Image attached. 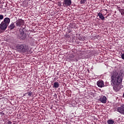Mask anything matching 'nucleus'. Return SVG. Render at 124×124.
<instances>
[{"mask_svg": "<svg viewBox=\"0 0 124 124\" xmlns=\"http://www.w3.org/2000/svg\"><path fill=\"white\" fill-rule=\"evenodd\" d=\"M110 83L111 85L113 87V89L115 92H119L121 87H120V84L122 83L123 78L119 72L114 71L110 75Z\"/></svg>", "mask_w": 124, "mask_h": 124, "instance_id": "f257e3e1", "label": "nucleus"}, {"mask_svg": "<svg viewBox=\"0 0 124 124\" xmlns=\"http://www.w3.org/2000/svg\"><path fill=\"white\" fill-rule=\"evenodd\" d=\"M16 47L20 52H26L28 50V46L25 45H18Z\"/></svg>", "mask_w": 124, "mask_h": 124, "instance_id": "f03ea898", "label": "nucleus"}, {"mask_svg": "<svg viewBox=\"0 0 124 124\" xmlns=\"http://www.w3.org/2000/svg\"><path fill=\"white\" fill-rule=\"evenodd\" d=\"M115 110L119 112L120 114L124 115V104H123L120 107H117Z\"/></svg>", "mask_w": 124, "mask_h": 124, "instance_id": "7ed1b4c3", "label": "nucleus"}, {"mask_svg": "<svg viewBox=\"0 0 124 124\" xmlns=\"http://www.w3.org/2000/svg\"><path fill=\"white\" fill-rule=\"evenodd\" d=\"M24 24H25V22H24V20L21 19H18L16 22V26L17 27H21V26H24Z\"/></svg>", "mask_w": 124, "mask_h": 124, "instance_id": "20e7f679", "label": "nucleus"}, {"mask_svg": "<svg viewBox=\"0 0 124 124\" xmlns=\"http://www.w3.org/2000/svg\"><path fill=\"white\" fill-rule=\"evenodd\" d=\"M63 5L64 7H67L71 5V0H64L63 2Z\"/></svg>", "mask_w": 124, "mask_h": 124, "instance_id": "39448f33", "label": "nucleus"}, {"mask_svg": "<svg viewBox=\"0 0 124 124\" xmlns=\"http://www.w3.org/2000/svg\"><path fill=\"white\" fill-rule=\"evenodd\" d=\"M7 26L8 25H7V24L2 21V22L0 24V28L1 30L3 31H5V30H6V29L7 28Z\"/></svg>", "mask_w": 124, "mask_h": 124, "instance_id": "423d86ee", "label": "nucleus"}, {"mask_svg": "<svg viewBox=\"0 0 124 124\" xmlns=\"http://www.w3.org/2000/svg\"><path fill=\"white\" fill-rule=\"evenodd\" d=\"M99 101L102 102V103L105 104L107 101V98H106V96H101V97L99 99Z\"/></svg>", "mask_w": 124, "mask_h": 124, "instance_id": "0eeeda50", "label": "nucleus"}, {"mask_svg": "<svg viewBox=\"0 0 124 124\" xmlns=\"http://www.w3.org/2000/svg\"><path fill=\"white\" fill-rule=\"evenodd\" d=\"M19 37L20 39L24 40L26 39V38L27 37V35L24 33V31H21V32L19 35Z\"/></svg>", "mask_w": 124, "mask_h": 124, "instance_id": "6e6552de", "label": "nucleus"}, {"mask_svg": "<svg viewBox=\"0 0 124 124\" xmlns=\"http://www.w3.org/2000/svg\"><path fill=\"white\" fill-rule=\"evenodd\" d=\"M97 85L99 88H103L104 87V82L102 80H99L97 82Z\"/></svg>", "mask_w": 124, "mask_h": 124, "instance_id": "1a4fd4ad", "label": "nucleus"}, {"mask_svg": "<svg viewBox=\"0 0 124 124\" xmlns=\"http://www.w3.org/2000/svg\"><path fill=\"white\" fill-rule=\"evenodd\" d=\"M2 22L7 26H8V25H9V23H10V18H9V17H6L4 19Z\"/></svg>", "mask_w": 124, "mask_h": 124, "instance_id": "9d476101", "label": "nucleus"}, {"mask_svg": "<svg viewBox=\"0 0 124 124\" xmlns=\"http://www.w3.org/2000/svg\"><path fill=\"white\" fill-rule=\"evenodd\" d=\"M60 87V84L59 83V82L56 81L54 83L52 88H53L54 89H58V88H59Z\"/></svg>", "mask_w": 124, "mask_h": 124, "instance_id": "9b49d317", "label": "nucleus"}, {"mask_svg": "<svg viewBox=\"0 0 124 124\" xmlns=\"http://www.w3.org/2000/svg\"><path fill=\"white\" fill-rule=\"evenodd\" d=\"M98 16H99L100 19H101L102 21H104V20H105V17L104 16H103V15H102L101 13H99L98 14Z\"/></svg>", "mask_w": 124, "mask_h": 124, "instance_id": "f8f14e48", "label": "nucleus"}, {"mask_svg": "<svg viewBox=\"0 0 124 124\" xmlns=\"http://www.w3.org/2000/svg\"><path fill=\"white\" fill-rule=\"evenodd\" d=\"M9 29H10V30H14V29H15V24H14V23L12 22L9 25Z\"/></svg>", "mask_w": 124, "mask_h": 124, "instance_id": "ddd939ff", "label": "nucleus"}, {"mask_svg": "<svg viewBox=\"0 0 124 124\" xmlns=\"http://www.w3.org/2000/svg\"><path fill=\"white\" fill-rule=\"evenodd\" d=\"M75 56L73 54H70L68 57V60H70V61H73V59H74Z\"/></svg>", "mask_w": 124, "mask_h": 124, "instance_id": "4468645a", "label": "nucleus"}, {"mask_svg": "<svg viewBox=\"0 0 124 124\" xmlns=\"http://www.w3.org/2000/svg\"><path fill=\"white\" fill-rule=\"evenodd\" d=\"M114 122L112 119H109L107 121L108 124H114Z\"/></svg>", "mask_w": 124, "mask_h": 124, "instance_id": "2eb2a0df", "label": "nucleus"}, {"mask_svg": "<svg viewBox=\"0 0 124 124\" xmlns=\"http://www.w3.org/2000/svg\"><path fill=\"white\" fill-rule=\"evenodd\" d=\"M26 94H28L29 96H31L32 95V93L31 92H28Z\"/></svg>", "mask_w": 124, "mask_h": 124, "instance_id": "dca6fc26", "label": "nucleus"}, {"mask_svg": "<svg viewBox=\"0 0 124 124\" xmlns=\"http://www.w3.org/2000/svg\"><path fill=\"white\" fill-rule=\"evenodd\" d=\"M86 0H81L80 1V4H83V3H85L86 2Z\"/></svg>", "mask_w": 124, "mask_h": 124, "instance_id": "f3484780", "label": "nucleus"}, {"mask_svg": "<svg viewBox=\"0 0 124 124\" xmlns=\"http://www.w3.org/2000/svg\"><path fill=\"white\" fill-rule=\"evenodd\" d=\"M3 19V15H0V20H2Z\"/></svg>", "mask_w": 124, "mask_h": 124, "instance_id": "a211bd4d", "label": "nucleus"}, {"mask_svg": "<svg viewBox=\"0 0 124 124\" xmlns=\"http://www.w3.org/2000/svg\"><path fill=\"white\" fill-rule=\"evenodd\" d=\"M121 58L123 60H124V54H122Z\"/></svg>", "mask_w": 124, "mask_h": 124, "instance_id": "6ab92c4d", "label": "nucleus"}, {"mask_svg": "<svg viewBox=\"0 0 124 124\" xmlns=\"http://www.w3.org/2000/svg\"><path fill=\"white\" fill-rule=\"evenodd\" d=\"M2 32H3V31L1 30V29H0V34L2 33Z\"/></svg>", "mask_w": 124, "mask_h": 124, "instance_id": "aec40b11", "label": "nucleus"}, {"mask_svg": "<svg viewBox=\"0 0 124 124\" xmlns=\"http://www.w3.org/2000/svg\"><path fill=\"white\" fill-rule=\"evenodd\" d=\"M12 124V122H11V121H8L7 122V124Z\"/></svg>", "mask_w": 124, "mask_h": 124, "instance_id": "412c9836", "label": "nucleus"}, {"mask_svg": "<svg viewBox=\"0 0 124 124\" xmlns=\"http://www.w3.org/2000/svg\"><path fill=\"white\" fill-rule=\"evenodd\" d=\"M72 31L71 30H69L68 31V33H70V32H72Z\"/></svg>", "mask_w": 124, "mask_h": 124, "instance_id": "4be33fe9", "label": "nucleus"}, {"mask_svg": "<svg viewBox=\"0 0 124 124\" xmlns=\"http://www.w3.org/2000/svg\"><path fill=\"white\" fill-rule=\"evenodd\" d=\"M123 97L124 98V94H123Z\"/></svg>", "mask_w": 124, "mask_h": 124, "instance_id": "5701e85b", "label": "nucleus"}]
</instances>
